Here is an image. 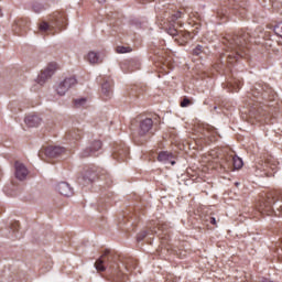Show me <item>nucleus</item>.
I'll return each mask as SVG.
<instances>
[{"label":"nucleus","mask_w":282,"mask_h":282,"mask_svg":"<svg viewBox=\"0 0 282 282\" xmlns=\"http://www.w3.org/2000/svg\"><path fill=\"white\" fill-rule=\"evenodd\" d=\"M116 256L111 254V251L105 250L99 259L95 262V268L97 272H105L107 268L112 270V274L120 276V270H118V264H115Z\"/></svg>","instance_id":"4"},{"label":"nucleus","mask_w":282,"mask_h":282,"mask_svg":"<svg viewBox=\"0 0 282 282\" xmlns=\"http://www.w3.org/2000/svg\"><path fill=\"white\" fill-rule=\"evenodd\" d=\"M188 105H191V99H188V98H184L181 101V107H188Z\"/></svg>","instance_id":"33"},{"label":"nucleus","mask_w":282,"mask_h":282,"mask_svg":"<svg viewBox=\"0 0 282 282\" xmlns=\"http://www.w3.org/2000/svg\"><path fill=\"white\" fill-rule=\"evenodd\" d=\"M158 161L159 162H171L172 166L175 164V161H173V153L169 151H162L158 155Z\"/></svg>","instance_id":"19"},{"label":"nucleus","mask_w":282,"mask_h":282,"mask_svg":"<svg viewBox=\"0 0 282 282\" xmlns=\"http://www.w3.org/2000/svg\"><path fill=\"white\" fill-rule=\"evenodd\" d=\"M193 56H202L204 54V46L197 45L193 51H192Z\"/></svg>","instance_id":"29"},{"label":"nucleus","mask_w":282,"mask_h":282,"mask_svg":"<svg viewBox=\"0 0 282 282\" xmlns=\"http://www.w3.org/2000/svg\"><path fill=\"white\" fill-rule=\"evenodd\" d=\"M24 122L29 127H39V124L42 122V119L36 115H29L25 117Z\"/></svg>","instance_id":"18"},{"label":"nucleus","mask_w":282,"mask_h":282,"mask_svg":"<svg viewBox=\"0 0 282 282\" xmlns=\"http://www.w3.org/2000/svg\"><path fill=\"white\" fill-rule=\"evenodd\" d=\"M14 169L17 180H20V182L26 180L28 175L30 174V171H28V167H25L23 163L15 161Z\"/></svg>","instance_id":"13"},{"label":"nucleus","mask_w":282,"mask_h":282,"mask_svg":"<svg viewBox=\"0 0 282 282\" xmlns=\"http://www.w3.org/2000/svg\"><path fill=\"white\" fill-rule=\"evenodd\" d=\"M54 28H58V30H65L67 28V15L65 13H54L50 23L42 22L39 30L41 32H52Z\"/></svg>","instance_id":"5"},{"label":"nucleus","mask_w":282,"mask_h":282,"mask_svg":"<svg viewBox=\"0 0 282 282\" xmlns=\"http://www.w3.org/2000/svg\"><path fill=\"white\" fill-rule=\"evenodd\" d=\"M166 32H167V34H170V36H173V37L176 36V39H178V36H180V31H177V29H175V26L167 28Z\"/></svg>","instance_id":"28"},{"label":"nucleus","mask_w":282,"mask_h":282,"mask_svg":"<svg viewBox=\"0 0 282 282\" xmlns=\"http://www.w3.org/2000/svg\"><path fill=\"white\" fill-rule=\"evenodd\" d=\"M100 149H102V141L95 140L90 143L89 148L85 149L82 152L80 158H91V156L96 155V153H98V151H100Z\"/></svg>","instance_id":"11"},{"label":"nucleus","mask_w":282,"mask_h":282,"mask_svg":"<svg viewBox=\"0 0 282 282\" xmlns=\"http://www.w3.org/2000/svg\"><path fill=\"white\" fill-rule=\"evenodd\" d=\"M112 158L118 162H127V160H129V148L127 147V144H117L113 148Z\"/></svg>","instance_id":"8"},{"label":"nucleus","mask_w":282,"mask_h":282,"mask_svg":"<svg viewBox=\"0 0 282 282\" xmlns=\"http://www.w3.org/2000/svg\"><path fill=\"white\" fill-rule=\"evenodd\" d=\"M250 98H253L252 100L256 102L250 107V118L261 121L265 112H263V108L257 107V105L274 102V100H276V93L267 84H256L253 89H251Z\"/></svg>","instance_id":"2"},{"label":"nucleus","mask_w":282,"mask_h":282,"mask_svg":"<svg viewBox=\"0 0 282 282\" xmlns=\"http://www.w3.org/2000/svg\"><path fill=\"white\" fill-rule=\"evenodd\" d=\"M56 191L64 197H72V195H74V189H72V186H69L67 182H59L56 186Z\"/></svg>","instance_id":"14"},{"label":"nucleus","mask_w":282,"mask_h":282,"mask_svg":"<svg viewBox=\"0 0 282 282\" xmlns=\"http://www.w3.org/2000/svg\"><path fill=\"white\" fill-rule=\"evenodd\" d=\"M151 129H153V119L145 118L140 121L138 134L134 137V141L138 144H144V142H147V135H149Z\"/></svg>","instance_id":"6"},{"label":"nucleus","mask_w":282,"mask_h":282,"mask_svg":"<svg viewBox=\"0 0 282 282\" xmlns=\"http://www.w3.org/2000/svg\"><path fill=\"white\" fill-rule=\"evenodd\" d=\"M234 169L239 170L243 166V160L239 156H232Z\"/></svg>","instance_id":"26"},{"label":"nucleus","mask_w":282,"mask_h":282,"mask_svg":"<svg viewBox=\"0 0 282 282\" xmlns=\"http://www.w3.org/2000/svg\"><path fill=\"white\" fill-rule=\"evenodd\" d=\"M33 10H34V12L39 13V12H41V10H43V6H41V4H33Z\"/></svg>","instance_id":"35"},{"label":"nucleus","mask_w":282,"mask_h":282,"mask_svg":"<svg viewBox=\"0 0 282 282\" xmlns=\"http://www.w3.org/2000/svg\"><path fill=\"white\" fill-rule=\"evenodd\" d=\"M258 210L262 215H274L275 217H281L282 194L279 195L275 192L268 194L267 197L260 200Z\"/></svg>","instance_id":"3"},{"label":"nucleus","mask_w":282,"mask_h":282,"mask_svg":"<svg viewBox=\"0 0 282 282\" xmlns=\"http://www.w3.org/2000/svg\"><path fill=\"white\" fill-rule=\"evenodd\" d=\"M199 28H202V25L196 24L195 30H193V35H194V36L197 35V33L199 32Z\"/></svg>","instance_id":"36"},{"label":"nucleus","mask_w":282,"mask_h":282,"mask_svg":"<svg viewBox=\"0 0 282 282\" xmlns=\"http://www.w3.org/2000/svg\"><path fill=\"white\" fill-rule=\"evenodd\" d=\"M191 39H193V33L188 31H180L178 37H175V41H177L180 45H186Z\"/></svg>","instance_id":"17"},{"label":"nucleus","mask_w":282,"mask_h":282,"mask_svg":"<svg viewBox=\"0 0 282 282\" xmlns=\"http://www.w3.org/2000/svg\"><path fill=\"white\" fill-rule=\"evenodd\" d=\"M209 224H213V226H217V220L215 219V217L209 218Z\"/></svg>","instance_id":"38"},{"label":"nucleus","mask_w":282,"mask_h":282,"mask_svg":"<svg viewBox=\"0 0 282 282\" xmlns=\"http://www.w3.org/2000/svg\"><path fill=\"white\" fill-rule=\"evenodd\" d=\"M73 105L77 109L80 107H85V105H87V98L83 97V98L74 99Z\"/></svg>","instance_id":"25"},{"label":"nucleus","mask_w":282,"mask_h":282,"mask_svg":"<svg viewBox=\"0 0 282 282\" xmlns=\"http://www.w3.org/2000/svg\"><path fill=\"white\" fill-rule=\"evenodd\" d=\"M177 19H182V12L180 11L172 15V21H177Z\"/></svg>","instance_id":"34"},{"label":"nucleus","mask_w":282,"mask_h":282,"mask_svg":"<svg viewBox=\"0 0 282 282\" xmlns=\"http://www.w3.org/2000/svg\"><path fill=\"white\" fill-rule=\"evenodd\" d=\"M101 93L105 100H109L113 96V80L111 78H107L101 84Z\"/></svg>","instance_id":"12"},{"label":"nucleus","mask_w":282,"mask_h":282,"mask_svg":"<svg viewBox=\"0 0 282 282\" xmlns=\"http://www.w3.org/2000/svg\"><path fill=\"white\" fill-rule=\"evenodd\" d=\"M139 3H142L143 6L147 3H151V1H158V0H138Z\"/></svg>","instance_id":"37"},{"label":"nucleus","mask_w":282,"mask_h":282,"mask_svg":"<svg viewBox=\"0 0 282 282\" xmlns=\"http://www.w3.org/2000/svg\"><path fill=\"white\" fill-rule=\"evenodd\" d=\"M243 85V79L235 77L231 82L228 83V86L231 88V91H239Z\"/></svg>","instance_id":"21"},{"label":"nucleus","mask_w":282,"mask_h":282,"mask_svg":"<svg viewBox=\"0 0 282 282\" xmlns=\"http://www.w3.org/2000/svg\"><path fill=\"white\" fill-rule=\"evenodd\" d=\"M78 80H76V77H66L63 82H61L56 88V93L58 96H65L72 87H75L77 85Z\"/></svg>","instance_id":"9"},{"label":"nucleus","mask_w":282,"mask_h":282,"mask_svg":"<svg viewBox=\"0 0 282 282\" xmlns=\"http://www.w3.org/2000/svg\"><path fill=\"white\" fill-rule=\"evenodd\" d=\"M96 177H98V174H96V171H94V170L87 171L84 175V181L91 184V182L96 181Z\"/></svg>","instance_id":"24"},{"label":"nucleus","mask_w":282,"mask_h":282,"mask_svg":"<svg viewBox=\"0 0 282 282\" xmlns=\"http://www.w3.org/2000/svg\"><path fill=\"white\" fill-rule=\"evenodd\" d=\"M257 36L259 35H250V33L245 31L224 36L221 43L226 50L219 56L216 64L217 69H220L224 74L231 72L239 58L248 56V43H252V37L257 39Z\"/></svg>","instance_id":"1"},{"label":"nucleus","mask_w":282,"mask_h":282,"mask_svg":"<svg viewBox=\"0 0 282 282\" xmlns=\"http://www.w3.org/2000/svg\"><path fill=\"white\" fill-rule=\"evenodd\" d=\"M64 152H65L64 148L50 145L42 149L39 155L41 158H43V155H45L46 158H58V155H62Z\"/></svg>","instance_id":"10"},{"label":"nucleus","mask_w":282,"mask_h":282,"mask_svg":"<svg viewBox=\"0 0 282 282\" xmlns=\"http://www.w3.org/2000/svg\"><path fill=\"white\" fill-rule=\"evenodd\" d=\"M28 25H30V20L28 18H21L15 21L12 30L15 32V34H21V32H23Z\"/></svg>","instance_id":"15"},{"label":"nucleus","mask_w":282,"mask_h":282,"mask_svg":"<svg viewBox=\"0 0 282 282\" xmlns=\"http://www.w3.org/2000/svg\"><path fill=\"white\" fill-rule=\"evenodd\" d=\"M117 54H129V52H133L131 46H117L116 48Z\"/></svg>","instance_id":"27"},{"label":"nucleus","mask_w":282,"mask_h":282,"mask_svg":"<svg viewBox=\"0 0 282 282\" xmlns=\"http://www.w3.org/2000/svg\"><path fill=\"white\" fill-rule=\"evenodd\" d=\"M83 138V130L73 129L66 133V140H80Z\"/></svg>","instance_id":"22"},{"label":"nucleus","mask_w":282,"mask_h":282,"mask_svg":"<svg viewBox=\"0 0 282 282\" xmlns=\"http://www.w3.org/2000/svg\"><path fill=\"white\" fill-rule=\"evenodd\" d=\"M273 31L278 36H281L282 39V22L274 25Z\"/></svg>","instance_id":"31"},{"label":"nucleus","mask_w":282,"mask_h":282,"mask_svg":"<svg viewBox=\"0 0 282 282\" xmlns=\"http://www.w3.org/2000/svg\"><path fill=\"white\" fill-rule=\"evenodd\" d=\"M98 3H105L106 0H97Z\"/></svg>","instance_id":"39"},{"label":"nucleus","mask_w":282,"mask_h":282,"mask_svg":"<svg viewBox=\"0 0 282 282\" xmlns=\"http://www.w3.org/2000/svg\"><path fill=\"white\" fill-rule=\"evenodd\" d=\"M217 17H218L221 21H226V18H227L226 11L224 12V10H219V11L217 12Z\"/></svg>","instance_id":"32"},{"label":"nucleus","mask_w":282,"mask_h":282,"mask_svg":"<svg viewBox=\"0 0 282 282\" xmlns=\"http://www.w3.org/2000/svg\"><path fill=\"white\" fill-rule=\"evenodd\" d=\"M149 237V231H141L137 235V241H144Z\"/></svg>","instance_id":"30"},{"label":"nucleus","mask_w":282,"mask_h":282,"mask_svg":"<svg viewBox=\"0 0 282 282\" xmlns=\"http://www.w3.org/2000/svg\"><path fill=\"white\" fill-rule=\"evenodd\" d=\"M58 69V64L52 62L47 65V67L41 72V74L37 77V84L39 85H45L52 76H54V73Z\"/></svg>","instance_id":"7"},{"label":"nucleus","mask_w":282,"mask_h":282,"mask_svg":"<svg viewBox=\"0 0 282 282\" xmlns=\"http://www.w3.org/2000/svg\"><path fill=\"white\" fill-rule=\"evenodd\" d=\"M87 61H88V63H90V65H100V63H102L100 54L96 53L94 51H90L88 53Z\"/></svg>","instance_id":"20"},{"label":"nucleus","mask_w":282,"mask_h":282,"mask_svg":"<svg viewBox=\"0 0 282 282\" xmlns=\"http://www.w3.org/2000/svg\"><path fill=\"white\" fill-rule=\"evenodd\" d=\"M150 232L152 235H169V224L166 223H159L155 227H150Z\"/></svg>","instance_id":"16"},{"label":"nucleus","mask_w":282,"mask_h":282,"mask_svg":"<svg viewBox=\"0 0 282 282\" xmlns=\"http://www.w3.org/2000/svg\"><path fill=\"white\" fill-rule=\"evenodd\" d=\"M19 228H20L19 221L11 223L10 230L12 231V235L9 236V239H19V236L17 235V232H19Z\"/></svg>","instance_id":"23"}]
</instances>
